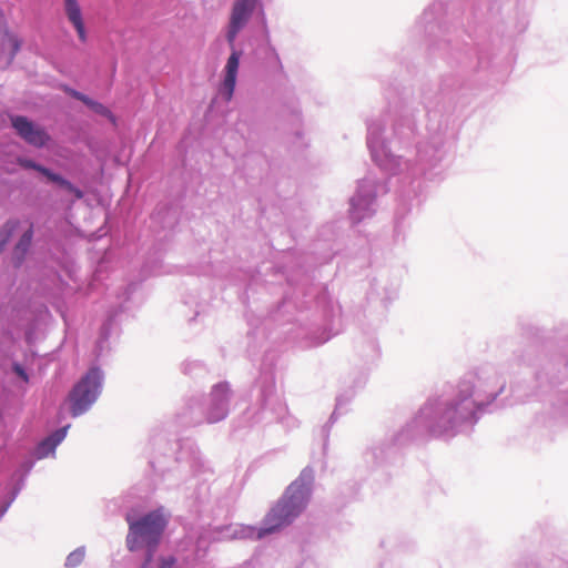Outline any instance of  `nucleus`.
<instances>
[{"instance_id": "20e7f679", "label": "nucleus", "mask_w": 568, "mask_h": 568, "mask_svg": "<svg viewBox=\"0 0 568 568\" xmlns=\"http://www.w3.org/2000/svg\"><path fill=\"white\" fill-rule=\"evenodd\" d=\"M11 124L17 134L28 144L34 148H42L50 141V135L40 125L34 124L22 115L11 116Z\"/></svg>"}, {"instance_id": "6e6552de", "label": "nucleus", "mask_w": 568, "mask_h": 568, "mask_svg": "<svg viewBox=\"0 0 568 568\" xmlns=\"http://www.w3.org/2000/svg\"><path fill=\"white\" fill-rule=\"evenodd\" d=\"M64 9L68 20L73 24L78 33L79 40L84 43L87 41V31L78 1L64 0Z\"/></svg>"}, {"instance_id": "39448f33", "label": "nucleus", "mask_w": 568, "mask_h": 568, "mask_svg": "<svg viewBox=\"0 0 568 568\" xmlns=\"http://www.w3.org/2000/svg\"><path fill=\"white\" fill-rule=\"evenodd\" d=\"M257 0H236L233 4L229 29L226 33L227 42L233 48L237 33L248 22Z\"/></svg>"}, {"instance_id": "f03ea898", "label": "nucleus", "mask_w": 568, "mask_h": 568, "mask_svg": "<svg viewBox=\"0 0 568 568\" xmlns=\"http://www.w3.org/2000/svg\"><path fill=\"white\" fill-rule=\"evenodd\" d=\"M168 520L162 510H154L141 519L129 521V532L126 536V546L130 551H136L142 548L148 549V557L141 568L152 560L153 552L166 527Z\"/></svg>"}, {"instance_id": "1a4fd4ad", "label": "nucleus", "mask_w": 568, "mask_h": 568, "mask_svg": "<svg viewBox=\"0 0 568 568\" xmlns=\"http://www.w3.org/2000/svg\"><path fill=\"white\" fill-rule=\"evenodd\" d=\"M33 236L32 225L22 234L19 242L17 243L13 250V258L17 262V265L21 264L24 258L26 253L28 252Z\"/></svg>"}, {"instance_id": "dca6fc26", "label": "nucleus", "mask_w": 568, "mask_h": 568, "mask_svg": "<svg viewBox=\"0 0 568 568\" xmlns=\"http://www.w3.org/2000/svg\"><path fill=\"white\" fill-rule=\"evenodd\" d=\"M173 565H174V559L168 558V559L161 560L159 568H173Z\"/></svg>"}, {"instance_id": "f8f14e48", "label": "nucleus", "mask_w": 568, "mask_h": 568, "mask_svg": "<svg viewBox=\"0 0 568 568\" xmlns=\"http://www.w3.org/2000/svg\"><path fill=\"white\" fill-rule=\"evenodd\" d=\"M18 221H8L3 227L0 230V252L4 248L9 240L11 239L13 232L18 227Z\"/></svg>"}, {"instance_id": "4468645a", "label": "nucleus", "mask_w": 568, "mask_h": 568, "mask_svg": "<svg viewBox=\"0 0 568 568\" xmlns=\"http://www.w3.org/2000/svg\"><path fill=\"white\" fill-rule=\"evenodd\" d=\"M92 111H94L95 113L100 114V115H103L105 118H108L110 121H112L113 123H115V116L113 115V113L105 106L103 105L102 103L100 102H94L92 103V108H91Z\"/></svg>"}, {"instance_id": "0eeeda50", "label": "nucleus", "mask_w": 568, "mask_h": 568, "mask_svg": "<svg viewBox=\"0 0 568 568\" xmlns=\"http://www.w3.org/2000/svg\"><path fill=\"white\" fill-rule=\"evenodd\" d=\"M240 57L241 53L233 50L225 65V77L223 81L222 94L226 101H230L234 93L237 70L240 65Z\"/></svg>"}, {"instance_id": "9d476101", "label": "nucleus", "mask_w": 568, "mask_h": 568, "mask_svg": "<svg viewBox=\"0 0 568 568\" xmlns=\"http://www.w3.org/2000/svg\"><path fill=\"white\" fill-rule=\"evenodd\" d=\"M68 428L69 426L58 429L41 443L40 448L43 450L53 452L55 447L64 439Z\"/></svg>"}, {"instance_id": "f257e3e1", "label": "nucleus", "mask_w": 568, "mask_h": 568, "mask_svg": "<svg viewBox=\"0 0 568 568\" xmlns=\"http://www.w3.org/2000/svg\"><path fill=\"white\" fill-rule=\"evenodd\" d=\"M311 479V476H306L305 473H302V475L287 487L284 496L265 516L264 526L257 532L258 538L273 534L284 526H287L301 514L310 497Z\"/></svg>"}, {"instance_id": "423d86ee", "label": "nucleus", "mask_w": 568, "mask_h": 568, "mask_svg": "<svg viewBox=\"0 0 568 568\" xmlns=\"http://www.w3.org/2000/svg\"><path fill=\"white\" fill-rule=\"evenodd\" d=\"M19 163L21 166H23L26 169H32V170L40 172L45 178H48L49 181L54 182V183L59 184L61 187L69 191L70 193H73L77 199H81L83 196V193L81 190L75 187L72 183H70L68 180L63 179L61 175L51 172L49 169H47L40 164H37L36 162H33L31 160H27V159L19 160Z\"/></svg>"}, {"instance_id": "2eb2a0df", "label": "nucleus", "mask_w": 568, "mask_h": 568, "mask_svg": "<svg viewBox=\"0 0 568 568\" xmlns=\"http://www.w3.org/2000/svg\"><path fill=\"white\" fill-rule=\"evenodd\" d=\"M13 372L21 377L26 383L29 382V376L20 364H13Z\"/></svg>"}, {"instance_id": "a211bd4d", "label": "nucleus", "mask_w": 568, "mask_h": 568, "mask_svg": "<svg viewBox=\"0 0 568 568\" xmlns=\"http://www.w3.org/2000/svg\"><path fill=\"white\" fill-rule=\"evenodd\" d=\"M95 101H93L92 99H90L89 97L85 95L84 100H83V103L87 104L90 109L92 108V103H94Z\"/></svg>"}, {"instance_id": "aec40b11", "label": "nucleus", "mask_w": 568, "mask_h": 568, "mask_svg": "<svg viewBox=\"0 0 568 568\" xmlns=\"http://www.w3.org/2000/svg\"><path fill=\"white\" fill-rule=\"evenodd\" d=\"M84 98H85V94L81 93L78 100L83 102Z\"/></svg>"}, {"instance_id": "7ed1b4c3", "label": "nucleus", "mask_w": 568, "mask_h": 568, "mask_svg": "<svg viewBox=\"0 0 568 568\" xmlns=\"http://www.w3.org/2000/svg\"><path fill=\"white\" fill-rule=\"evenodd\" d=\"M101 373L91 368L81 381L74 385L69 394L70 410L73 417L80 416L89 409L97 399L101 386Z\"/></svg>"}, {"instance_id": "9b49d317", "label": "nucleus", "mask_w": 568, "mask_h": 568, "mask_svg": "<svg viewBox=\"0 0 568 568\" xmlns=\"http://www.w3.org/2000/svg\"><path fill=\"white\" fill-rule=\"evenodd\" d=\"M20 40L8 30H4L1 39V47L2 49L9 48L11 50V58H13L20 50Z\"/></svg>"}, {"instance_id": "f3484780", "label": "nucleus", "mask_w": 568, "mask_h": 568, "mask_svg": "<svg viewBox=\"0 0 568 568\" xmlns=\"http://www.w3.org/2000/svg\"><path fill=\"white\" fill-rule=\"evenodd\" d=\"M95 101H93L92 99H90L89 97L85 95L84 100H83V103L87 104L90 109L92 108V103H94Z\"/></svg>"}, {"instance_id": "ddd939ff", "label": "nucleus", "mask_w": 568, "mask_h": 568, "mask_svg": "<svg viewBox=\"0 0 568 568\" xmlns=\"http://www.w3.org/2000/svg\"><path fill=\"white\" fill-rule=\"evenodd\" d=\"M84 556H85V551L83 548H78V549L73 550L67 557L65 567L74 568V567L79 566L83 561Z\"/></svg>"}, {"instance_id": "6ab92c4d", "label": "nucleus", "mask_w": 568, "mask_h": 568, "mask_svg": "<svg viewBox=\"0 0 568 568\" xmlns=\"http://www.w3.org/2000/svg\"><path fill=\"white\" fill-rule=\"evenodd\" d=\"M70 93H71V95H72L73 98H75V99H79V97H80V94H81V92H78V91H74V90H71V91H70Z\"/></svg>"}]
</instances>
